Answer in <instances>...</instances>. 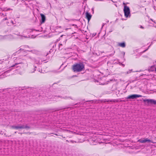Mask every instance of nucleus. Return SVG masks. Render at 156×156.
Returning a JSON list of instances; mask_svg holds the SVG:
<instances>
[{"instance_id": "nucleus-3", "label": "nucleus", "mask_w": 156, "mask_h": 156, "mask_svg": "<svg viewBox=\"0 0 156 156\" xmlns=\"http://www.w3.org/2000/svg\"><path fill=\"white\" fill-rule=\"evenodd\" d=\"M123 10L125 16L126 17L130 16V11L129 7L126 5L124 6Z\"/></svg>"}, {"instance_id": "nucleus-19", "label": "nucleus", "mask_w": 156, "mask_h": 156, "mask_svg": "<svg viewBox=\"0 0 156 156\" xmlns=\"http://www.w3.org/2000/svg\"><path fill=\"white\" fill-rule=\"evenodd\" d=\"M69 142H71L72 143H76V142L75 141H73V140H70L69 141Z\"/></svg>"}, {"instance_id": "nucleus-9", "label": "nucleus", "mask_w": 156, "mask_h": 156, "mask_svg": "<svg viewBox=\"0 0 156 156\" xmlns=\"http://www.w3.org/2000/svg\"><path fill=\"white\" fill-rule=\"evenodd\" d=\"M85 14L86 18L88 20V22H89L91 18L92 15L88 12H86Z\"/></svg>"}, {"instance_id": "nucleus-12", "label": "nucleus", "mask_w": 156, "mask_h": 156, "mask_svg": "<svg viewBox=\"0 0 156 156\" xmlns=\"http://www.w3.org/2000/svg\"><path fill=\"white\" fill-rule=\"evenodd\" d=\"M37 67L34 66L31 68H30V72L31 73H33L36 70Z\"/></svg>"}, {"instance_id": "nucleus-21", "label": "nucleus", "mask_w": 156, "mask_h": 156, "mask_svg": "<svg viewBox=\"0 0 156 156\" xmlns=\"http://www.w3.org/2000/svg\"><path fill=\"white\" fill-rule=\"evenodd\" d=\"M11 23L12 24H14V23H13V22L11 20L10 21Z\"/></svg>"}, {"instance_id": "nucleus-22", "label": "nucleus", "mask_w": 156, "mask_h": 156, "mask_svg": "<svg viewBox=\"0 0 156 156\" xmlns=\"http://www.w3.org/2000/svg\"><path fill=\"white\" fill-rule=\"evenodd\" d=\"M12 10V9H11L10 8H9L7 9V10Z\"/></svg>"}, {"instance_id": "nucleus-35", "label": "nucleus", "mask_w": 156, "mask_h": 156, "mask_svg": "<svg viewBox=\"0 0 156 156\" xmlns=\"http://www.w3.org/2000/svg\"><path fill=\"white\" fill-rule=\"evenodd\" d=\"M55 134L56 135H57H57H57V134Z\"/></svg>"}, {"instance_id": "nucleus-28", "label": "nucleus", "mask_w": 156, "mask_h": 156, "mask_svg": "<svg viewBox=\"0 0 156 156\" xmlns=\"http://www.w3.org/2000/svg\"><path fill=\"white\" fill-rule=\"evenodd\" d=\"M7 19V18H4L3 20H6Z\"/></svg>"}, {"instance_id": "nucleus-33", "label": "nucleus", "mask_w": 156, "mask_h": 156, "mask_svg": "<svg viewBox=\"0 0 156 156\" xmlns=\"http://www.w3.org/2000/svg\"><path fill=\"white\" fill-rule=\"evenodd\" d=\"M20 133L21 134H22L23 133Z\"/></svg>"}, {"instance_id": "nucleus-15", "label": "nucleus", "mask_w": 156, "mask_h": 156, "mask_svg": "<svg viewBox=\"0 0 156 156\" xmlns=\"http://www.w3.org/2000/svg\"><path fill=\"white\" fill-rule=\"evenodd\" d=\"M57 97H61V98L64 99H67L69 98H70L72 99L70 97H67V96H66L65 97H62L60 96H57Z\"/></svg>"}, {"instance_id": "nucleus-2", "label": "nucleus", "mask_w": 156, "mask_h": 156, "mask_svg": "<svg viewBox=\"0 0 156 156\" xmlns=\"http://www.w3.org/2000/svg\"><path fill=\"white\" fill-rule=\"evenodd\" d=\"M21 48L19 50L17 51L16 54H17L20 53V52H22V53L23 52L25 51H28L29 52H32V53L35 54H38L39 53V51L35 49H30L28 50V48H29V46L27 45H24L21 46Z\"/></svg>"}, {"instance_id": "nucleus-4", "label": "nucleus", "mask_w": 156, "mask_h": 156, "mask_svg": "<svg viewBox=\"0 0 156 156\" xmlns=\"http://www.w3.org/2000/svg\"><path fill=\"white\" fill-rule=\"evenodd\" d=\"M142 96L141 95L139 94H132L128 96L126 98L127 99H134L135 98H138L142 97Z\"/></svg>"}, {"instance_id": "nucleus-7", "label": "nucleus", "mask_w": 156, "mask_h": 156, "mask_svg": "<svg viewBox=\"0 0 156 156\" xmlns=\"http://www.w3.org/2000/svg\"><path fill=\"white\" fill-rule=\"evenodd\" d=\"M11 128L13 129H23V125H18L17 126H11Z\"/></svg>"}, {"instance_id": "nucleus-40", "label": "nucleus", "mask_w": 156, "mask_h": 156, "mask_svg": "<svg viewBox=\"0 0 156 156\" xmlns=\"http://www.w3.org/2000/svg\"><path fill=\"white\" fill-rule=\"evenodd\" d=\"M147 50H145L144 51H146Z\"/></svg>"}, {"instance_id": "nucleus-25", "label": "nucleus", "mask_w": 156, "mask_h": 156, "mask_svg": "<svg viewBox=\"0 0 156 156\" xmlns=\"http://www.w3.org/2000/svg\"><path fill=\"white\" fill-rule=\"evenodd\" d=\"M29 58H30V59H32V57H28Z\"/></svg>"}, {"instance_id": "nucleus-23", "label": "nucleus", "mask_w": 156, "mask_h": 156, "mask_svg": "<svg viewBox=\"0 0 156 156\" xmlns=\"http://www.w3.org/2000/svg\"><path fill=\"white\" fill-rule=\"evenodd\" d=\"M73 2H71L70 4V5H72L73 4Z\"/></svg>"}, {"instance_id": "nucleus-20", "label": "nucleus", "mask_w": 156, "mask_h": 156, "mask_svg": "<svg viewBox=\"0 0 156 156\" xmlns=\"http://www.w3.org/2000/svg\"><path fill=\"white\" fill-rule=\"evenodd\" d=\"M96 33H95V34L94 33V34H92V37H94V36H95L96 35Z\"/></svg>"}, {"instance_id": "nucleus-8", "label": "nucleus", "mask_w": 156, "mask_h": 156, "mask_svg": "<svg viewBox=\"0 0 156 156\" xmlns=\"http://www.w3.org/2000/svg\"><path fill=\"white\" fill-rule=\"evenodd\" d=\"M137 142L143 143H145L147 142H151V141L150 140L148 139L147 138H146L144 140H142L141 139H139L138 140Z\"/></svg>"}, {"instance_id": "nucleus-16", "label": "nucleus", "mask_w": 156, "mask_h": 156, "mask_svg": "<svg viewBox=\"0 0 156 156\" xmlns=\"http://www.w3.org/2000/svg\"><path fill=\"white\" fill-rule=\"evenodd\" d=\"M23 129H29L30 127L29 126H25L24 125H23Z\"/></svg>"}, {"instance_id": "nucleus-24", "label": "nucleus", "mask_w": 156, "mask_h": 156, "mask_svg": "<svg viewBox=\"0 0 156 156\" xmlns=\"http://www.w3.org/2000/svg\"><path fill=\"white\" fill-rule=\"evenodd\" d=\"M121 65L122 66H123V67H124V66H125V65H124V64H122V63H121Z\"/></svg>"}, {"instance_id": "nucleus-27", "label": "nucleus", "mask_w": 156, "mask_h": 156, "mask_svg": "<svg viewBox=\"0 0 156 156\" xmlns=\"http://www.w3.org/2000/svg\"><path fill=\"white\" fill-rule=\"evenodd\" d=\"M140 28H144V27L142 26H140Z\"/></svg>"}, {"instance_id": "nucleus-36", "label": "nucleus", "mask_w": 156, "mask_h": 156, "mask_svg": "<svg viewBox=\"0 0 156 156\" xmlns=\"http://www.w3.org/2000/svg\"><path fill=\"white\" fill-rule=\"evenodd\" d=\"M155 71H156V68L155 69Z\"/></svg>"}, {"instance_id": "nucleus-34", "label": "nucleus", "mask_w": 156, "mask_h": 156, "mask_svg": "<svg viewBox=\"0 0 156 156\" xmlns=\"http://www.w3.org/2000/svg\"><path fill=\"white\" fill-rule=\"evenodd\" d=\"M9 23H7V24L8 25H9V24H8Z\"/></svg>"}, {"instance_id": "nucleus-14", "label": "nucleus", "mask_w": 156, "mask_h": 156, "mask_svg": "<svg viewBox=\"0 0 156 156\" xmlns=\"http://www.w3.org/2000/svg\"><path fill=\"white\" fill-rule=\"evenodd\" d=\"M118 45L122 48H125L126 46V44L124 42L119 43H118Z\"/></svg>"}, {"instance_id": "nucleus-5", "label": "nucleus", "mask_w": 156, "mask_h": 156, "mask_svg": "<svg viewBox=\"0 0 156 156\" xmlns=\"http://www.w3.org/2000/svg\"><path fill=\"white\" fill-rule=\"evenodd\" d=\"M143 101L145 102H147L148 103L156 105V100L153 99H144Z\"/></svg>"}, {"instance_id": "nucleus-38", "label": "nucleus", "mask_w": 156, "mask_h": 156, "mask_svg": "<svg viewBox=\"0 0 156 156\" xmlns=\"http://www.w3.org/2000/svg\"><path fill=\"white\" fill-rule=\"evenodd\" d=\"M151 142H152V143H154V142H152L151 141Z\"/></svg>"}, {"instance_id": "nucleus-11", "label": "nucleus", "mask_w": 156, "mask_h": 156, "mask_svg": "<svg viewBox=\"0 0 156 156\" xmlns=\"http://www.w3.org/2000/svg\"><path fill=\"white\" fill-rule=\"evenodd\" d=\"M40 15L41 18V23H44L45 21L46 18L44 14H41Z\"/></svg>"}, {"instance_id": "nucleus-18", "label": "nucleus", "mask_w": 156, "mask_h": 156, "mask_svg": "<svg viewBox=\"0 0 156 156\" xmlns=\"http://www.w3.org/2000/svg\"><path fill=\"white\" fill-rule=\"evenodd\" d=\"M24 133V134H31V133H30V132H24V133Z\"/></svg>"}, {"instance_id": "nucleus-17", "label": "nucleus", "mask_w": 156, "mask_h": 156, "mask_svg": "<svg viewBox=\"0 0 156 156\" xmlns=\"http://www.w3.org/2000/svg\"><path fill=\"white\" fill-rule=\"evenodd\" d=\"M10 71V70H8V71H5V72H4V74H6L7 73H9V72Z\"/></svg>"}, {"instance_id": "nucleus-30", "label": "nucleus", "mask_w": 156, "mask_h": 156, "mask_svg": "<svg viewBox=\"0 0 156 156\" xmlns=\"http://www.w3.org/2000/svg\"><path fill=\"white\" fill-rule=\"evenodd\" d=\"M66 142H69V140H66Z\"/></svg>"}, {"instance_id": "nucleus-6", "label": "nucleus", "mask_w": 156, "mask_h": 156, "mask_svg": "<svg viewBox=\"0 0 156 156\" xmlns=\"http://www.w3.org/2000/svg\"><path fill=\"white\" fill-rule=\"evenodd\" d=\"M46 60H44L41 58H37L35 60V62L37 64H41L43 61H45Z\"/></svg>"}, {"instance_id": "nucleus-10", "label": "nucleus", "mask_w": 156, "mask_h": 156, "mask_svg": "<svg viewBox=\"0 0 156 156\" xmlns=\"http://www.w3.org/2000/svg\"><path fill=\"white\" fill-rule=\"evenodd\" d=\"M23 64V63L20 62L19 63H16L15 64L11 66L12 67H16V68H20L21 65Z\"/></svg>"}, {"instance_id": "nucleus-1", "label": "nucleus", "mask_w": 156, "mask_h": 156, "mask_svg": "<svg viewBox=\"0 0 156 156\" xmlns=\"http://www.w3.org/2000/svg\"><path fill=\"white\" fill-rule=\"evenodd\" d=\"M73 70L74 72H79L85 69V65L83 62H79L76 63L73 65L72 67Z\"/></svg>"}, {"instance_id": "nucleus-32", "label": "nucleus", "mask_w": 156, "mask_h": 156, "mask_svg": "<svg viewBox=\"0 0 156 156\" xmlns=\"http://www.w3.org/2000/svg\"><path fill=\"white\" fill-rule=\"evenodd\" d=\"M59 45H62V44H59Z\"/></svg>"}, {"instance_id": "nucleus-13", "label": "nucleus", "mask_w": 156, "mask_h": 156, "mask_svg": "<svg viewBox=\"0 0 156 156\" xmlns=\"http://www.w3.org/2000/svg\"><path fill=\"white\" fill-rule=\"evenodd\" d=\"M101 102H115V100H110L104 99V100H102Z\"/></svg>"}, {"instance_id": "nucleus-39", "label": "nucleus", "mask_w": 156, "mask_h": 156, "mask_svg": "<svg viewBox=\"0 0 156 156\" xmlns=\"http://www.w3.org/2000/svg\"><path fill=\"white\" fill-rule=\"evenodd\" d=\"M15 133H16V132H15Z\"/></svg>"}, {"instance_id": "nucleus-37", "label": "nucleus", "mask_w": 156, "mask_h": 156, "mask_svg": "<svg viewBox=\"0 0 156 156\" xmlns=\"http://www.w3.org/2000/svg\"><path fill=\"white\" fill-rule=\"evenodd\" d=\"M104 24H103L102 25V27L104 26Z\"/></svg>"}, {"instance_id": "nucleus-29", "label": "nucleus", "mask_w": 156, "mask_h": 156, "mask_svg": "<svg viewBox=\"0 0 156 156\" xmlns=\"http://www.w3.org/2000/svg\"><path fill=\"white\" fill-rule=\"evenodd\" d=\"M92 10L93 11V13H94V8H92Z\"/></svg>"}, {"instance_id": "nucleus-31", "label": "nucleus", "mask_w": 156, "mask_h": 156, "mask_svg": "<svg viewBox=\"0 0 156 156\" xmlns=\"http://www.w3.org/2000/svg\"><path fill=\"white\" fill-rule=\"evenodd\" d=\"M73 26H77V25H74V24H73Z\"/></svg>"}, {"instance_id": "nucleus-26", "label": "nucleus", "mask_w": 156, "mask_h": 156, "mask_svg": "<svg viewBox=\"0 0 156 156\" xmlns=\"http://www.w3.org/2000/svg\"><path fill=\"white\" fill-rule=\"evenodd\" d=\"M154 9H155V10H156V7H155V6H154Z\"/></svg>"}]
</instances>
